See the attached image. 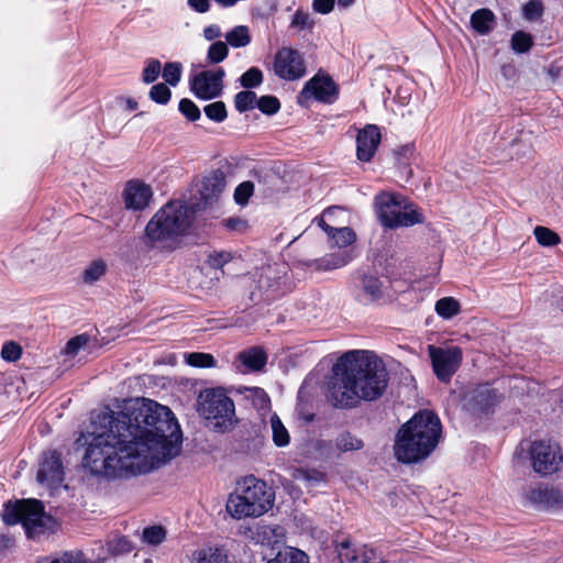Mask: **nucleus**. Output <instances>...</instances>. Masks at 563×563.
<instances>
[{"mask_svg":"<svg viewBox=\"0 0 563 563\" xmlns=\"http://www.w3.org/2000/svg\"><path fill=\"white\" fill-rule=\"evenodd\" d=\"M104 430L91 433L82 459L95 475L118 477L148 471V456L178 455L183 432L173 411L147 398H137L119 412L103 415Z\"/></svg>","mask_w":563,"mask_h":563,"instance_id":"f257e3e1","label":"nucleus"},{"mask_svg":"<svg viewBox=\"0 0 563 563\" xmlns=\"http://www.w3.org/2000/svg\"><path fill=\"white\" fill-rule=\"evenodd\" d=\"M382 360L373 351L350 350L332 366L328 398L335 408H354L361 400L377 399L387 386L377 373Z\"/></svg>","mask_w":563,"mask_h":563,"instance_id":"f03ea898","label":"nucleus"},{"mask_svg":"<svg viewBox=\"0 0 563 563\" xmlns=\"http://www.w3.org/2000/svg\"><path fill=\"white\" fill-rule=\"evenodd\" d=\"M440 417L430 409H419L397 430L394 440V456L406 465L426 461L442 439Z\"/></svg>","mask_w":563,"mask_h":563,"instance_id":"7ed1b4c3","label":"nucleus"},{"mask_svg":"<svg viewBox=\"0 0 563 563\" xmlns=\"http://www.w3.org/2000/svg\"><path fill=\"white\" fill-rule=\"evenodd\" d=\"M1 517L7 526L21 523L30 539L41 534L55 533L59 528V522L52 515L45 512L43 501L34 498L7 501L3 505Z\"/></svg>","mask_w":563,"mask_h":563,"instance_id":"20e7f679","label":"nucleus"},{"mask_svg":"<svg viewBox=\"0 0 563 563\" xmlns=\"http://www.w3.org/2000/svg\"><path fill=\"white\" fill-rule=\"evenodd\" d=\"M238 489L240 493L231 494L225 506L233 518H256L272 509L275 492L266 482L249 475L239 483Z\"/></svg>","mask_w":563,"mask_h":563,"instance_id":"39448f33","label":"nucleus"},{"mask_svg":"<svg viewBox=\"0 0 563 563\" xmlns=\"http://www.w3.org/2000/svg\"><path fill=\"white\" fill-rule=\"evenodd\" d=\"M189 228L187 206L179 201H169L148 221L145 235L152 242H163L184 235Z\"/></svg>","mask_w":563,"mask_h":563,"instance_id":"423d86ee","label":"nucleus"},{"mask_svg":"<svg viewBox=\"0 0 563 563\" xmlns=\"http://www.w3.org/2000/svg\"><path fill=\"white\" fill-rule=\"evenodd\" d=\"M197 410L216 432H228L238 422L234 402L223 388L202 390L197 399Z\"/></svg>","mask_w":563,"mask_h":563,"instance_id":"0eeeda50","label":"nucleus"},{"mask_svg":"<svg viewBox=\"0 0 563 563\" xmlns=\"http://www.w3.org/2000/svg\"><path fill=\"white\" fill-rule=\"evenodd\" d=\"M504 398V394L488 382H471L462 386L459 391L462 410L474 418L493 415Z\"/></svg>","mask_w":563,"mask_h":563,"instance_id":"6e6552de","label":"nucleus"},{"mask_svg":"<svg viewBox=\"0 0 563 563\" xmlns=\"http://www.w3.org/2000/svg\"><path fill=\"white\" fill-rule=\"evenodd\" d=\"M532 470L540 476H549L563 467L562 448L551 441H533L529 449Z\"/></svg>","mask_w":563,"mask_h":563,"instance_id":"1a4fd4ad","label":"nucleus"},{"mask_svg":"<svg viewBox=\"0 0 563 563\" xmlns=\"http://www.w3.org/2000/svg\"><path fill=\"white\" fill-rule=\"evenodd\" d=\"M424 221L422 209L409 197L389 192V230L410 228Z\"/></svg>","mask_w":563,"mask_h":563,"instance_id":"9d476101","label":"nucleus"},{"mask_svg":"<svg viewBox=\"0 0 563 563\" xmlns=\"http://www.w3.org/2000/svg\"><path fill=\"white\" fill-rule=\"evenodd\" d=\"M428 350L434 375L440 382L450 383L462 364V349L460 346L444 349L429 345Z\"/></svg>","mask_w":563,"mask_h":563,"instance_id":"9b49d317","label":"nucleus"},{"mask_svg":"<svg viewBox=\"0 0 563 563\" xmlns=\"http://www.w3.org/2000/svg\"><path fill=\"white\" fill-rule=\"evenodd\" d=\"M225 71L222 67L206 69L190 77L189 89L199 100H211L223 92Z\"/></svg>","mask_w":563,"mask_h":563,"instance_id":"f8f14e48","label":"nucleus"},{"mask_svg":"<svg viewBox=\"0 0 563 563\" xmlns=\"http://www.w3.org/2000/svg\"><path fill=\"white\" fill-rule=\"evenodd\" d=\"M273 68L278 78L288 81L302 78L307 71L302 54L292 47H282L276 52Z\"/></svg>","mask_w":563,"mask_h":563,"instance_id":"ddd939ff","label":"nucleus"},{"mask_svg":"<svg viewBox=\"0 0 563 563\" xmlns=\"http://www.w3.org/2000/svg\"><path fill=\"white\" fill-rule=\"evenodd\" d=\"M339 85L325 73H317L301 89L299 98L316 100L321 103L332 104L339 98Z\"/></svg>","mask_w":563,"mask_h":563,"instance_id":"4468645a","label":"nucleus"},{"mask_svg":"<svg viewBox=\"0 0 563 563\" xmlns=\"http://www.w3.org/2000/svg\"><path fill=\"white\" fill-rule=\"evenodd\" d=\"M64 478L62 454L57 450L43 452L36 474L37 482L57 486L63 483Z\"/></svg>","mask_w":563,"mask_h":563,"instance_id":"2eb2a0df","label":"nucleus"},{"mask_svg":"<svg viewBox=\"0 0 563 563\" xmlns=\"http://www.w3.org/2000/svg\"><path fill=\"white\" fill-rule=\"evenodd\" d=\"M525 498L540 509H558L563 506V494L548 485L531 487L525 493Z\"/></svg>","mask_w":563,"mask_h":563,"instance_id":"dca6fc26","label":"nucleus"},{"mask_svg":"<svg viewBox=\"0 0 563 563\" xmlns=\"http://www.w3.org/2000/svg\"><path fill=\"white\" fill-rule=\"evenodd\" d=\"M152 197L151 186L141 180L128 181L123 190L125 208L135 211L144 210L150 205Z\"/></svg>","mask_w":563,"mask_h":563,"instance_id":"f3484780","label":"nucleus"},{"mask_svg":"<svg viewBox=\"0 0 563 563\" xmlns=\"http://www.w3.org/2000/svg\"><path fill=\"white\" fill-rule=\"evenodd\" d=\"M380 131L374 124H367L356 136V156L361 162H369L380 143Z\"/></svg>","mask_w":563,"mask_h":563,"instance_id":"a211bd4d","label":"nucleus"},{"mask_svg":"<svg viewBox=\"0 0 563 563\" xmlns=\"http://www.w3.org/2000/svg\"><path fill=\"white\" fill-rule=\"evenodd\" d=\"M396 175L399 181L408 183L413 175L411 164L417 155L416 143L408 142L393 151Z\"/></svg>","mask_w":563,"mask_h":563,"instance_id":"6ab92c4d","label":"nucleus"},{"mask_svg":"<svg viewBox=\"0 0 563 563\" xmlns=\"http://www.w3.org/2000/svg\"><path fill=\"white\" fill-rule=\"evenodd\" d=\"M341 563H377L376 552L366 547L352 549L350 540L345 539L336 545Z\"/></svg>","mask_w":563,"mask_h":563,"instance_id":"aec40b11","label":"nucleus"},{"mask_svg":"<svg viewBox=\"0 0 563 563\" xmlns=\"http://www.w3.org/2000/svg\"><path fill=\"white\" fill-rule=\"evenodd\" d=\"M236 360L250 372H262L267 364L268 355L263 346L255 345L241 351Z\"/></svg>","mask_w":563,"mask_h":563,"instance_id":"412c9836","label":"nucleus"},{"mask_svg":"<svg viewBox=\"0 0 563 563\" xmlns=\"http://www.w3.org/2000/svg\"><path fill=\"white\" fill-rule=\"evenodd\" d=\"M353 260L350 252L332 253L323 257L309 260L305 263L308 268L329 272L347 265Z\"/></svg>","mask_w":563,"mask_h":563,"instance_id":"4be33fe9","label":"nucleus"},{"mask_svg":"<svg viewBox=\"0 0 563 563\" xmlns=\"http://www.w3.org/2000/svg\"><path fill=\"white\" fill-rule=\"evenodd\" d=\"M191 563H229L228 551L223 547H205L192 552Z\"/></svg>","mask_w":563,"mask_h":563,"instance_id":"5701e85b","label":"nucleus"},{"mask_svg":"<svg viewBox=\"0 0 563 563\" xmlns=\"http://www.w3.org/2000/svg\"><path fill=\"white\" fill-rule=\"evenodd\" d=\"M470 23L476 33L486 35L494 30L496 16L490 9L482 8L472 13Z\"/></svg>","mask_w":563,"mask_h":563,"instance_id":"b1692460","label":"nucleus"},{"mask_svg":"<svg viewBox=\"0 0 563 563\" xmlns=\"http://www.w3.org/2000/svg\"><path fill=\"white\" fill-rule=\"evenodd\" d=\"M227 185L225 175L221 169L213 170L202 181L201 195L208 200L218 197Z\"/></svg>","mask_w":563,"mask_h":563,"instance_id":"393cba45","label":"nucleus"},{"mask_svg":"<svg viewBox=\"0 0 563 563\" xmlns=\"http://www.w3.org/2000/svg\"><path fill=\"white\" fill-rule=\"evenodd\" d=\"M361 283L369 302H374L383 297V282L379 277L365 274L362 276Z\"/></svg>","mask_w":563,"mask_h":563,"instance_id":"a878e982","label":"nucleus"},{"mask_svg":"<svg viewBox=\"0 0 563 563\" xmlns=\"http://www.w3.org/2000/svg\"><path fill=\"white\" fill-rule=\"evenodd\" d=\"M271 428L274 444L278 448L287 446L290 442V435L276 412L271 416Z\"/></svg>","mask_w":563,"mask_h":563,"instance_id":"bb28decb","label":"nucleus"},{"mask_svg":"<svg viewBox=\"0 0 563 563\" xmlns=\"http://www.w3.org/2000/svg\"><path fill=\"white\" fill-rule=\"evenodd\" d=\"M227 44L239 48L247 46L252 37L246 25H236L225 34Z\"/></svg>","mask_w":563,"mask_h":563,"instance_id":"cd10ccee","label":"nucleus"},{"mask_svg":"<svg viewBox=\"0 0 563 563\" xmlns=\"http://www.w3.org/2000/svg\"><path fill=\"white\" fill-rule=\"evenodd\" d=\"M267 563H308V556L298 549L287 548L278 551L275 558L268 560Z\"/></svg>","mask_w":563,"mask_h":563,"instance_id":"c85d7f7f","label":"nucleus"},{"mask_svg":"<svg viewBox=\"0 0 563 563\" xmlns=\"http://www.w3.org/2000/svg\"><path fill=\"white\" fill-rule=\"evenodd\" d=\"M461 305L459 300L453 297H443L435 302V312L443 319H451L459 314Z\"/></svg>","mask_w":563,"mask_h":563,"instance_id":"c756f323","label":"nucleus"},{"mask_svg":"<svg viewBox=\"0 0 563 563\" xmlns=\"http://www.w3.org/2000/svg\"><path fill=\"white\" fill-rule=\"evenodd\" d=\"M36 563H87V560L82 551H64L58 556H42Z\"/></svg>","mask_w":563,"mask_h":563,"instance_id":"7c9ffc66","label":"nucleus"},{"mask_svg":"<svg viewBox=\"0 0 563 563\" xmlns=\"http://www.w3.org/2000/svg\"><path fill=\"white\" fill-rule=\"evenodd\" d=\"M183 65L179 62H167L162 66V77L166 85L176 87L181 79Z\"/></svg>","mask_w":563,"mask_h":563,"instance_id":"2f4dec72","label":"nucleus"},{"mask_svg":"<svg viewBox=\"0 0 563 563\" xmlns=\"http://www.w3.org/2000/svg\"><path fill=\"white\" fill-rule=\"evenodd\" d=\"M510 46L517 54L528 53L533 46L532 35L525 31H516L511 36Z\"/></svg>","mask_w":563,"mask_h":563,"instance_id":"473e14b6","label":"nucleus"},{"mask_svg":"<svg viewBox=\"0 0 563 563\" xmlns=\"http://www.w3.org/2000/svg\"><path fill=\"white\" fill-rule=\"evenodd\" d=\"M257 97L252 90H242L234 96V107L238 112L244 113L256 107Z\"/></svg>","mask_w":563,"mask_h":563,"instance_id":"72a5a7b5","label":"nucleus"},{"mask_svg":"<svg viewBox=\"0 0 563 563\" xmlns=\"http://www.w3.org/2000/svg\"><path fill=\"white\" fill-rule=\"evenodd\" d=\"M374 211L378 222L383 228V232H387V191L380 190L374 198Z\"/></svg>","mask_w":563,"mask_h":563,"instance_id":"f704fd0d","label":"nucleus"},{"mask_svg":"<svg viewBox=\"0 0 563 563\" xmlns=\"http://www.w3.org/2000/svg\"><path fill=\"white\" fill-rule=\"evenodd\" d=\"M363 445V441L349 431L339 434L335 439V448L341 452L361 450Z\"/></svg>","mask_w":563,"mask_h":563,"instance_id":"c9c22d12","label":"nucleus"},{"mask_svg":"<svg viewBox=\"0 0 563 563\" xmlns=\"http://www.w3.org/2000/svg\"><path fill=\"white\" fill-rule=\"evenodd\" d=\"M537 242L542 246H555L561 243L560 235L553 230L538 225L533 230Z\"/></svg>","mask_w":563,"mask_h":563,"instance_id":"e433bc0d","label":"nucleus"},{"mask_svg":"<svg viewBox=\"0 0 563 563\" xmlns=\"http://www.w3.org/2000/svg\"><path fill=\"white\" fill-rule=\"evenodd\" d=\"M295 412L297 419L302 421L305 424H309L316 419V412L313 410L312 402L309 399H303L301 396H298Z\"/></svg>","mask_w":563,"mask_h":563,"instance_id":"4c0bfd02","label":"nucleus"},{"mask_svg":"<svg viewBox=\"0 0 563 563\" xmlns=\"http://www.w3.org/2000/svg\"><path fill=\"white\" fill-rule=\"evenodd\" d=\"M162 73V63L156 58H147L141 74V80L146 84H154Z\"/></svg>","mask_w":563,"mask_h":563,"instance_id":"58836bf2","label":"nucleus"},{"mask_svg":"<svg viewBox=\"0 0 563 563\" xmlns=\"http://www.w3.org/2000/svg\"><path fill=\"white\" fill-rule=\"evenodd\" d=\"M239 80L243 88L251 90L263 84V71L258 67H251L241 75Z\"/></svg>","mask_w":563,"mask_h":563,"instance_id":"ea45409f","label":"nucleus"},{"mask_svg":"<svg viewBox=\"0 0 563 563\" xmlns=\"http://www.w3.org/2000/svg\"><path fill=\"white\" fill-rule=\"evenodd\" d=\"M107 550L112 555H121L130 553L133 550V544L125 536H117L107 541Z\"/></svg>","mask_w":563,"mask_h":563,"instance_id":"a19ab883","label":"nucleus"},{"mask_svg":"<svg viewBox=\"0 0 563 563\" xmlns=\"http://www.w3.org/2000/svg\"><path fill=\"white\" fill-rule=\"evenodd\" d=\"M148 98L157 104L165 106L172 99V90L165 82H157L151 87Z\"/></svg>","mask_w":563,"mask_h":563,"instance_id":"79ce46f5","label":"nucleus"},{"mask_svg":"<svg viewBox=\"0 0 563 563\" xmlns=\"http://www.w3.org/2000/svg\"><path fill=\"white\" fill-rule=\"evenodd\" d=\"M186 362L192 367L211 368L217 364L216 358L210 353L192 352L186 356Z\"/></svg>","mask_w":563,"mask_h":563,"instance_id":"37998d69","label":"nucleus"},{"mask_svg":"<svg viewBox=\"0 0 563 563\" xmlns=\"http://www.w3.org/2000/svg\"><path fill=\"white\" fill-rule=\"evenodd\" d=\"M229 55V47L227 42L217 41L213 42L207 52L208 64H220Z\"/></svg>","mask_w":563,"mask_h":563,"instance_id":"c03bdc74","label":"nucleus"},{"mask_svg":"<svg viewBox=\"0 0 563 563\" xmlns=\"http://www.w3.org/2000/svg\"><path fill=\"white\" fill-rule=\"evenodd\" d=\"M356 241V233L350 227L338 228L331 242L340 249L347 247Z\"/></svg>","mask_w":563,"mask_h":563,"instance_id":"a18cd8bd","label":"nucleus"},{"mask_svg":"<svg viewBox=\"0 0 563 563\" xmlns=\"http://www.w3.org/2000/svg\"><path fill=\"white\" fill-rule=\"evenodd\" d=\"M203 112L209 120L217 123H221L228 118L227 106L223 101H214L205 106Z\"/></svg>","mask_w":563,"mask_h":563,"instance_id":"49530a36","label":"nucleus"},{"mask_svg":"<svg viewBox=\"0 0 563 563\" xmlns=\"http://www.w3.org/2000/svg\"><path fill=\"white\" fill-rule=\"evenodd\" d=\"M372 267L377 275L386 276L387 254L385 253V243L382 247H372Z\"/></svg>","mask_w":563,"mask_h":563,"instance_id":"de8ad7c7","label":"nucleus"},{"mask_svg":"<svg viewBox=\"0 0 563 563\" xmlns=\"http://www.w3.org/2000/svg\"><path fill=\"white\" fill-rule=\"evenodd\" d=\"M256 107L266 115H274L280 110V101L273 95L261 96L257 99Z\"/></svg>","mask_w":563,"mask_h":563,"instance_id":"09e8293b","label":"nucleus"},{"mask_svg":"<svg viewBox=\"0 0 563 563\" xmlns=\"http://www.w3.org/2000/svg\"><path fill=\"white\" fill-rule=\"evenodd\" d=\"M178 111L189 122H196L201 118V111L199 107L189 98H183L179 100Z\"/></svg>","mask_w":563,"mask_h":563,"instance_id":"8fccbe9b","label":"nucleus"},{"mask_svg":"<svg viewBox=\"0 0 563 563\" xmlns=\"http://www.w3.org/2000/svg\"><path fill=\"white\" fill-rule=\"evenodd\" d=\"M107 265L102 260L93 261L82 274L85 283L91 284L97 282L101 276L106 274Z\"/></svg>","mask_w":563,"mask_h":563,"instance_id":"3c124183","label":"nucleus"},{"mask_svg":"<svg viewBox=\"0 0 563 563\" xmlns=\"http://www.w3.org/2000/svg\"><path fill=\"white\" fill-rule=\"evenodd\" d=\"M254 183L245 180L239 184L234 190V201L239 206H245L254 194Z\"/></svg>","mask_w":563,"mask_h":563,"instance_id":"603ef678","label":"nucleus"},{"mask_svg":"<svg viewBox=\"0 0 563 563\" xmlns=\"http://www.w3.org/2000/svg\"><path fill=\"white\" fill-rule=\"evenodd\" d=\"M143 541L147 544L158 545L166 539V530L162 526H151L143 530Z\"/></svg>","mask_w":563,"mask_h":563,"instance_id":"864d4df0","label":"nucleus"},{"mask_svg":"<svg viewBox=\"0 0 563 563\" xmlns=\"http://www.w3.org/2000/svg\"><path fill=\"white\" fill-rule=\"evenodd\" d=\"M544 7L541 0H529L523 5V16L528 21H536L543 15Z\"/></svg>","mask_w":563,"mask_h":563,"instance_id":"5fc2aeb1","label":"nucleus"},{"mask_svg":"<svg viewBox=\"0 0 563 563\" xmlns=\"http://www.w3.org/2000/svg\"><path fill=\"white\" fill-rule=\"evenodd\" d=\"M233 258L232 254L227 251H214L208 255L207 264L213 269H220L225 264L231 262Z\"/></svg>","mask_w":563,"mask_h":563,"instance_id":"6e6d98bb","label":"nucleus"},{"mask_svg":"<svg viewBox=\"0 0 563 563\" xmlns=\"http://www.w3.org/2000/svg\"><path fill=\"white\" fill-rule=\"evenodd\" d=\"M22 355V347L13 341H8L2 345L1 357L8 362H15Z\"/></svg>","mask_w":563,"mask_h":563,"instance_id":"4d7b16f0","label":"nucleus"},{"mask_svg":"<svg viewBox=\"0 0 563 563\" xmlns=\"http://www.w3.org/2000/svg\"><path fill=\"white\" fill-rule=\"evenodd\" d=\"M313 26V21H311L308 12L302 10H297L292 16L290 22V27L297 29L299 31L305 29H311Z\"/></svg>","mask_w":563,"mask_h":563,"instance_id":"13d9d810","label":"nucleus"},{"mask_svg":"<svg viewBox=\"0 0 563 563\" xmlns=\"http://www.w3.org/2000/svg\"><path fill=\"white\" fill-rule=\"evenodd\" d=\"M412 93V82L406 81L398 86L394 101L399 103L400 106H406L409 103Z\"/></svg>","mask_w":563,"mask_h":563,"instance_id":"bf43d9fd","label":"nucleus"},{"mask_svg":"<svg viewBox=\"0 0 563 563\" xmlns=\"http://www.w3.org/2000/svg\"><path fill=\"white\" fill-rule=\"evenodd\" d=\"M88 341L89 339L86 334L76 335L68 340L65 346V352L67 354L75 355L79 352L81 347H84L88 343Z\"/></svg>","mask_w":563,"mask_h":563,"instance_id":"052dcab7","label":"nucleus"},{"mask_svg":"<svg viewBox=\"0 0 563 563\" xmlns=\"http://www.w3.org/2000/svg\"><path fill=\"white\" fill-rule=\"evenodd\" d=\"M335 4V0H312V9L320 14H329Z\"/></svg>","mask_w":563,"mask_h":563,"instance_id":"680f3d73","label":"nucleus"},{"mask_svg":"<svg viewBox=\"0 0 563 563\" xmlns=\"http://www.w3.org/2000/svg\"><path fill=\"white\" fill-rule=\"evenodd\" d=\"M224 227L231 231L242 232L247 228V222L241 218H228L223 221Z\"/></svg>","mask_w":563,"mask_h":563,"instance_id":"e2e57ef3","label":"nucleus"},{"mask_svg":"<svg viewBox=\"0 0 563 563\" xmlns=\"http://www.w3.org/2000/svg\"><path fill=\"white\" fill-rule=\"evenodd\" d=\"M210 0H188V4L198 13H206L210 9Z\"/></svg>","mask_w":563,"mask_h":563,"instance_id":"0e129e2a","label":"nucleus"},{"mask_svg":"<svg viewBox=\"0 0 563 563\" xmlns=\"http://www.w3.org/2000/svg\"><path fill=\"white\" fill-rule=\"evenodd\" d=\"M203 36L207 41H213L221 36V30L217 24H210L203 29Z\"/></svg>","mask_w":563,"mask_h":563,"instance_id":"69168bd1","label":"nucleus"},{"mask_svg":"<svg viewBox=\"0 0 563 563\" xmlns=\"http://www.w3.org/2000/svg\"><path fill=\"white\" fill-rule=\"evenodd\" d=\"M14 545V538L0 533V553H4Z\"/></svg>","mask_w":563,"mask_h":563,"instance_id":"338daca9","label":"nucleus"},{"mask_svg":"<svg viewBox=\"0 0 563 563\" xmlns=\"http://www.w3.org/2000/svg\"><path fill=\"white\" fill-rule=\"evenodd\" d=\"M318 225L322 229V231L328 235V239L331 241L338 228L330 225L322 218L318 220Z\"/></svg>","mask_w":563,"mask_h":563,"instance_id":"774afa93","label":"nucleus"}]
</instances>
